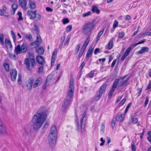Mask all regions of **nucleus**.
<instances>
[{
    "instance_id": "nucleus-1",
    "label": "nucleus",
    "mask_w": 151,
    "mask_h": 151,
    "mask_svg": "<svg viewBox=\"0 0 151 151\" xmlns=\"http://www.w3.org/2000/svg\"><path fill=\"white\" fill-rule=\"evenodd\" d=\"M47 109L45 107L40 108L33 116L32 122L35 129L40 128L46 119Z\"/></svg>"
},
{
    "instance_id": "nucleus-2",
    "label": "nucleus",
    "mask_w": 151,
    "mask_h": 151,
    "mask_svg": "<svg viewBox=\"0 0 151 151\" xmlns=\"http://www.w3.org/2000/svg\"><path fill=\"white\" fill-rule=\"evenodd\" d=\"M95 27V24L93 22H92L87 23L83 27L82 31L83 34L88 36L81 50L79 52L78 58H80L82 55L89 42L90 40L89 35L91 34V32L94 29Z\"/></svg>"
},
{
    "instance_id": "nucleus-3",
    "label": "nucleus",
    "mask_w": 151,
    "mask_h": 151,
    "mask_svg": "<svg viewBox=\"0 0 151 151\" xmlns=\"http://www.w3.org/2000/svg\"><path fill=\"white\" fill-rule=\"evenodd\" d=\"M74 79L71 77L67 95L62 104L61 109L63 112L66 111L73 96L75 90Z\"/></svg>"
},
{
    "instance_id": "nucleus-4",
    "label": "nucleus",
    "mask_w": 151,
    "mask_h": 151,
    "mask_svg": "<svg viewBox=\"0 0 151 151\" xmlns=\"http://www.w3.org/2000/svg\"><path fill=\"white\" fill-rule=\"evenodd\" d=\"M58 137V132L56 127L52 126L50 131L48 137L49 143L51 147L55 145Z\"/></svg>"
},
{
    "instance_id": "nucleus-5",
    "label": "nucleus",
    "mask_w": 151,
    "mask_h": 151,
    "mask_svg": "<svg viewBox=\"0 0 151 151\" xmlns=\"http://www.w3.org/2000/svg\"><path fill=\"white\" fill-rule=\"evenodd\" d=\"M86 113L84 112L82 116L80 121L81 125V131L82 133H83L85 131V125L86 124Z\"/></svg>"
},
{
    "instance_id": "nucleus-6",
    "label": "nucleus",
    "mask_w": 151,
    "mask_h": 151,
    "mask_svg": "<svg viewBox=\"0 0 151 151\" xmlns=\"http://www.w3.org/2000/svg\"><path fill=\"white\" fill-rule=\"evenodd\" d=\"M126 77V76H125L121 78L117 79L118 80H119V85L120 86L122 87L123 86H127L128 84L127 82L129 78V77H128L124 80Z\"/></svg>"
},
{
    "instance_id": "nucleus-7",
    "label": "nucleus",
    "mask_w": 151,
    "mask_h": 151,
    "mask_svg": "<svg viewBox=\"0 0 151 151\" xmlns=\"http://www.w3.org/2000/svg\"><path fill=\"white\" fill-rule=\"evenodd\" d=\"M107 86V84H104L100 87L99 91V93L97 94L96 100H99L102 94L105 92Z\"/></svg>"
},
{
    "instance_id": "nucleus-8",
    "label": "nucleus",
    "mask_w": 151,
    "mask_h": 151,
    "mask_svg": "<svg viewBox=\"0 0 151 151\" xmlns=\"http://www.w3.org/2000/svg\"><path fill=\"white\" fill-rule=\"evenodd\" d=\"M58 50L57 49H55L53 51L51 59V65L53 66L54 65V63L55 61V60L56 57Z\"/></svg>"
},
{
    "instance_id": "nucleus-9",
    "label": "nucleus",
    "mask_w": 151,
    "mask_h": 151,
    "mask_svg": "<svg viewBox=\"0 0 151 151\" xmlns=\"http://www.w3.org/2000/svg\"><path fill=\"white\" fill-rule=\"evenodd\" d=\"M0 134H6V129L4 123L0 121Z\"/></svg>"
},
{
    "instance_id": "nucleus-10",
    "label": "nucleus",
    "mask_w": 151,
    "mask_h": 151,
    "mask_svg": "<svg viewBox=\"0 0 151 151\" xmlns=\"http://www.w3.org/2000/svg\"><path fill=\"white\" fill-rule=\"evenodd\" d=\"M42 42V39L40 36L38 35L37 37V40L31 44V45L34 46V47L38 46Z\"/></svg>"
},
{
    "instance_id": "nucleus-11",
    "label": "nucleus",
    "mask_w": 151,
    "mask_h": 151,
    "mask_svg": "<svg viewBox=\"0 0 151 151\" xmlns=\"http://www.w3.org/2000/svg\"><path fill=\"white\" fill-rule=\"evenodd\" d=\"M10 74L12 81H14L16 79L17 75V70L14 69H12L10 71Z\"/></svg>"
},
{
    "instance_id": "nucleus-12",
    "label": "nucleus",
    "mask_w": 151,
    "mask_h": 151,
    "mask_svg": "<svg viewBox=\"0 0 151 151\" xmlns=\"http://www.w3.org/2000/svg\"><path fill=\"white\" fill-rule=\"evenodd\" d=\"M132 50V47L130 46L127 49L124 53L121 58V60L122 61L124 60L125 59L128 55L130 52Z\"/></svg>"
},
{
    "instance_id": "nucleus-13",
    "label": "nucleus",
    "mask_w": 151,
    "mask_h": 151,
    "mask_svg": "<svg viewBox=\"0 0 151 151\" xmlns=\"http://www.w3.org/2000/svg\"><path fill=\"white\" fill-rule=\"evenodd\" d=\"M132 50V47L130 46L127 49L124 53L121 58V60L122 61L124 60L125 59L128 55L130 52Z\"/></svg>"
},
{
    "instance_id": "nucleus-14",
    "label": "nucleus",
    "mask_w": 151,
    "mask_h": 151,
    "mask_svg": "<svg viewBox=\"0 0 151 151\" xmlns=\"http://www.w3.org/2000/svg\"><path fill=\"white\" fill-rule=\"evenodd\" d=\"M34 81V79L33 78L31 77L29 79L27 84V86L28 89L29 90L32 89Z\"/></svg>"
},
{
    "instance_id": "nucleus-15",
    "label": "nucleus",
    "mask_w": 151,
    "mask_h": 151,
    "mask_svg": "<svg viewBox=\"0 0 151 151\" xmlns=\"http://www.w3.org/2000/svg\"><path fill=\"white\" fill-rule=\"evenodd\" d=\"M42 79L41 77L38 78L35 81L33 87L34 88H36L40 85L42 83Z\"/></svg>"
},
{
    "instance_id": "nucleus-16",
    "label": "nucleus",
    "mask_w": 151,
    "mask_h": 151,
    "mask_svg": "<svg viewBox=\"0 0 151 151\" xmlns=\"http://www.w3.org/2000/svg\"><path fill=\"white\" fill-rule=\"evenodd\" d=\"M93 50L94 48L92 47H89L86 57V58L87 60L89 58L91 57Z\"/></svg>"
},
{
    "instance_id": "nucleus-17",
    "label": "nucleus",
    "mask_w": 151,
    "mask_h": 151,
    "mask_svg": "<svg viewBox=\"0 0 151 151\" xmlns=\"http://www.w3.org/2000/svg\"><path fill=\"white\" fill-rule=\"evenodd\" d=\"M20 6L24 9H26L27 2V0H19Z\"/></svg>"
},
{
    "instance_id": "nucleus-18",
    "label": "nucleus",
    "mask_w": 151,
    "mask_h": 151,
    "mask_svg": "<svg viewBox=\"0 0 151 151\" xmlns=\"http://www.w3.org/2000/svg\"><path fill=\"white\" fill-rule=\"evenodd\" d=\"M36 59L37 61L40 64H43L45 63V61L42 57L40 55H37L36 57Z\"/></svg>"
},
{
    "instance_id": "nucleus-19",
    "label": "nucleus",
    "mask_w": 151,
    "mask_h": 151,
    "mask_svg": "<svg viewBox=\"0 0 151 151\" xmlns=\"http://www.w3.org/2000/svg\"><path fill=\"white\" fill-rule=\"evenodd\" d=\"M36 12L35 11L32 12L30 10L28 11L27 12V15L30 19H34L36 16Z\"/></svg>"
},
{
    "instance_id": "nucleus-20",
    "label": "nucleus",
    "mask_w": 151,
    "mask_h": 151,
    "mask_svg": "<svg viewBox=\"0 0 151 151\" xmlns=\"http://www.w3.org/2000/svg\"><path fill=\"white\" fill-rule=\"evenodd\" d=\"M149 50V48L147 47H143L142 48L141 50L138 51L137 53L138 54H142L144 52H148Z\"/></svg>"
},
{
    "instance_id": "nucleus-21",
    "label": "nucleus",
    "mask_w": 151,
    "mask_h": 151,
    "mask_svg": "<svg viewBox=\"0 0 151 151\" xmlns=\"http://www.w3.org/2000/svg\"><path fill=\"white\" fill-rule=\"evenodd\" d=\"M29 55L31 60L32 65L33 67L35 65V61L34 56V54L32 53H29Z\"/></svg>"
},
{
    "instance_id": "nucleus-22",
    "label": "nucleus",
    "mask_w": 151,
    "mask_h": 151,
    "mask_svg": "<svg viewBox=\"0 0 151 151\" xmlns=\"http://www.w3.org/2000/svg\"><path fill=\"white\" fill-rule=\"evenodd\" d=\"M6 8L5 6H4L2 7V9L0 10V15L4 16L6 17H7L8 15L6 14Z\"/></svg>"
},
{
    "instance_id": "nucleus-23",
    "label": "nucleus",
    "mask_w": 151,
    "mask_h": 151,
    "mask_svg": "<svg viewBox=\"0 0 151 151\" xmlns=\"http://www.w3.org/2000/svg\"><path fill=\"white\" fill-rule=\"evenodd\" d=\"M5 43L7 48L11 49L12 47V45L11 41L8 39H5Z\"/></svg>"
},
{
    "instance_id": "nucleus-24",
    "label": "nucleus",
    "mask_w": 151,
    "mask_h": 151,
    "mask_svg": "<svg viewBox=\"0 0 151 151\" xmlns=\"http://www.w3.org/2000/svg\"><path fill=\"white\" fill-rule=\"evenodd\" d=\"M114 40V38L113 37L111 39V40L109 41L108 43V49L109 50L111 49L113 46V41Z\"/></svg>"
},
{
    "instance_id": "nucleus-25",
    "label": "nucleus",
    "mask_w": 151,
    "mask_h": 151,
    "mask_svg": "<svg viewBox=\"0 0 151 151\" xmlns=\"http://www.w3.org/2000/svg\"><path fill=\"white\" fill-rule=\"evenodd\" d=\"M21 52H24L26 51L28 48V45L25 43L23 44L21 47Z\"/></svg>"
},
{
    "instance_id": "nucleus-26",
    "label": "nucleus",
    "mask_w": 151,
    "mask_h": 151,
    "mask_svg": "<svg viewBox=\"0 0 151 151\" xmlns=\"http://www.w3.org/2000/svg\"><path fill=\"white\" fill-rule=\"evenodd\" d=\"M91 11L93 13H96V14H99L100 10L98 9V7L96 6H93L91 9Z\"/></svg>"
},
{
    "instance_id": "nucleus-27",
    "label": "nucleus",
    "mask_w": 151,
    "mask_h": 151,
    "mask_svg": "<svg viewBox=\"0 0 151 151\" xmlns=\"http://www.w3.org/2000/svg\"><path fill=\"white\" fill-rule=\"evenodd\" d=\"M124 113V114H119L117 116V118L118 119V120L122 122L123 121L124 119V116H125Z\"/></svg>"
},
{
    "instance_id": "nucleus-28",
    "label": "nucleus",
    "mask_w": 151,
    "mask_h": 151,
    "mask_svg": "<svg viewBox=\"0 0 151 151\" xmlns=\"http://www.w3.org/2000/svg\"><path fill=\"white\" fill-rule=\"evenodd\" d=\"M24 63L26 65L27 69L28 70H31V69L30 68L29 65V60L28 58L26 59L25 60Z\"/></svg>"
},
{
    "instance_id": "nucleus-29",
    "label": "nucleus",
    "mask_w": 151,
    "mask_h": 151,
    "mask_svg": "<svg viewBox=\"0 0 151 151\" xmlns=\"http://www.w3.org/2000/svg\"><path fill=\"white\" fill-rule=\"evenodd\" d=\"M18 7L17 5L16 4H12V13L13 14H15V12L16 11Z\"/></svg>"
},
{
    "instance_id": "nucleus-30",
    "label": "nucleus",
    "mask_w": 151,
    "mask_h": 151,
    "mask_svg": "<svg viewBox=\"0 0 151 151\" xmlns=\"http://www.w3.org/2000/svg\"><path fill=\"white\" fill-rule=\"evenodd\" d=\"M36 52L39 54H42L44 52V50L43 48L41 47H40L39 48L36 49Z\"/></svg>"
},
{
    "instance_id": "nucleus-31",
    "label": "nucleus",
    "mask_w": 151,
    "mask_h": 151,
    "mask_svg": "<svg viewBox=\"0 0 151 151\" xmlns=\"http://www.w3.org/2000/svg\"><path fill=\"white\" fill-rule=\"evenodd\" d=\"M15 52L17 54H20L22 52L21 47L20 45H18L15 47Z\"/></svg>"
},
{
    "instance_id": "nucleus-32",
    "label": "nucleus",
    "mask_w": 151,
    "mask_h": 151,
    "mask_svg": "<svg viewBox=\"0 0 151 151\" xmlns=\"http://www.w3.org/2000/svg\"><path fill=\"white\" fill-rule=\"evenodd\" d=\"M104 29H103L102 30H100L99 33H98V35L96 37V42H97L99 40L100 37L103 34L104 31Z\"/></svg>"
},
{
    "instance_id": "nucleus-33",
    "label": "nucleus",
    "mask_w": 151,
    "mask_h": 151,
    "mask_svg": "<svg viewBox=\"0 0 151 151\" xmlns=\"http://www.w3.org/2000/svg\"><path fill=\"white\" fill-rule=\"evenodd\" d=\"M119 83V80L117 79H116L115 80V81L113 85L111 88L115 90V89L116 88L117 84Z\"/></svg>"
},
{
    "instance_id": "nucleus-34",
    "label": "nucleus",
    "mask_w": 151,
    "mask_h": 151,
    "mask_svg": "<svg viewBox=\"0 0 151 151\" xmlns=\"http://www.w3.org/2000/svg\"><path fill=\"white\" fill-rule=\"evenodd\" d=\"M29 7L31 9H34L36 7L35 3L31 0H30L29 2Z\"/></svg>"
},
{
    "instance_id": "nucleus-35",
    "label": "nucleus",
    "mask_w": 151,
    "mask_h": 151,
    "mask_svg": "<svg viewBox=\"0 0 151 151\" xmlns=\"http://www.w3.org/2000/svg\"><path fill=\"white\" fill-rule=\"evenodd\" d=\"M0 43L2 46L4 45V35L2 33H0Z\"/></svg>"
},
{
    "instance_id": "nucleus-36",
    "label": "nucleus",
    "mask_w": 151,
    "mask_h": 151,
    "mask_svg": "<svg viewBox=\"0 0 151 151\" xmlns=\"http://www.w3.org/2000/svg\"><path fill=\"white\" fill-rule=\"evenodd\" d=\"M17 15L19 17L17 19L18 21H21L23 20V18L22 17V14L21 12H19L17 13Z\"/></svg>"
},
{
    "instance_id": "nucleus-37",
    "label": "nucleus",
    "mask_w": 151,
    "mask_h": 151,
    "mask_svg": "<svg viewBox=\"0 0 151 151\" xmlns=\"http://www.w3.org/2000/svg\"><path fill=\"white\" fill-rule=\"evenodd\" d=\"M11 35L12 37L14 42H15L16 41V37L13 31L11 30Z\"/></svg>"
},
{
    "instance_id": "nucleus-38",
    "label": "nucleus",
    "mask_w": 151,
    "mask_h": 151,
    "mask_svg": "<svg viewBox=\"0 0 151 151\" xmlns=\"http://www.w3.org/2000/svg\"><path fill=\"white\" fill-rule=\"evenodd\" d=\"M62 22L64 24H66L69 22L70 21L68 18H63L62 19Z\"/></svg>"
},
{
    "instance_id": "nucleus-39",
    "label": "nucleus",
    "mask_w": 151,
    "mask_h": 151,
    "mask_svg": "<svg viewBox=\"0 0 151 151\" xmlns=\"http://www.w3.org/2000/svg\"><path fill=\"white\" fill-rule=\"evenodd\" d=\"M116 119H114L111 122V127L112 128H114L116 123Z\"/></svg>"
},
{
    "instance_id": "nucleus-40",
    "label": "nucleus",
    "mask_w": 151,
    "mask_h": 151,
    "mask_svg": "<svg viewBox=\"0 0 151 151\" xmlns=\"http://www.w3.org/2000/svg\"><path fill=\"white\" fill-rule=\"evenodd\" d=\"M95 71V70L91 71L90 73L87 74V76L90 78H93V76L94 73Z\"/></svg>"
},
{
    "instance_id": "nucleus-41",
    "label": "nucleus",
    "mask_w": 151,
    "mask_h": 151,
    "mask_svg": "<svg viewBox=\"0 0 151 151\" xmlns=\"http://www.w3.org/2000/svg\"><path fill=\"white\" fill-rule=\"evenodd\" d=\"M118 22L116 20H115L114 22L113 25V28L115 29L116 27H118Z\"/></svg>"
},
{
    "instance_id": "nucleus-42",
    "label": "nucleus",
    "mask_w": 151,
    "mask_h": 151,
    "mask_svg": "<svg viewBox=\"0 0 151 151\" xmlns=\"http://www.w3.org/2000/svg\"><path fill=\"white\" fill-rule=\"evenodd\" d=\"M115 90L111 88L109 93L108 98H110L112 96Z\"/></svg>"
},
{
    "instance_id": "nucleus-43",
    "label": "nucleus",
    "mask_w": 151,
    "mask_h": 151,
    "mask_svg": "<svg viewBox=\"0 0 151 151\" xmlns=\"http://www.w3.org/2000/svg\"><path fill=\"white\" fill-rule=\"evenodd\" d=\"M72 29V26L71 25H69L68 26L65 28V30L67 32H70Z\"/></svg>"
},
{
    "instance_id": "nucleus-44",
    "label": "nucleus",
    "mask_w": 151,
    "mask_h": 151,
    "mask_svg": "<svg viewBox=\"0 0 151 151\" xmlns=\"http://www.w3.org/2000/svg\"><path fill=\"white\" fill-rule=\"evenodd\" d=\"M138 119L137 118H132V123L133 124L137 123L138 122Z\"/></svg>"
},
{
    "instance_id": "nucleus-45",
    "label": "nucleus",
    "mask_w": 151,
    "mask_h": 151,
    "mask_svg": "<svg viewBox=\"0 0 151 151\" xmlns=\"http://www.w3.org/2000/svg\"><path fill=\"white\" fill-rule=\"evenodd\" d=\"M69 40L70 37L69 36H68L64 43V45H68L69 42Z\"/></svg>"
},
{
    "instance_id": "nucleus-46",
    "label": "nucleus",
    "mask_w": 151,
    "mask_h": 151,
    "mask_svg": "<svg viewBox=\"0 0 151 151\" xmlns=\"http://www.w3.org/2000/svg\"><path fill=\"white\" fill-rule=\"evenodd\" d=\"M43 66H41L39 68L38 72L39 73H42L43 72Z\"/></svg>"
},
{
    "instance_id": "nucleus-47",
    "label": "nucleus",
    "mask_w": 151,
    "mask_h": 151,
    "mask_svg": "<svg viewBox=\"0 0 151 151\" xmlns=\"http://www.w3.org/2000/svg\"><path fill=\"white\" fill-rule=\"evenodd\" d=\"M4 67L5 69V70L8 71L9 70V66L8 64L6 63H4Z\"/></svg>"
},
{
    "instance_id": "nucleus-48",
    "label": "nucleus",
    "mask_w": 151,
    "mask_h": 151,
    "mask_svg": "<svg viewBox=\"0 0 151 151\" xmlns=\"http://www.w3.org/2000/svg\"><path fill=\"white\" fill-rule=\"evenodd\" d=\"M9 57L11 59L13 60H15L16 59V56L14 54L12 53L9 54Z\"/></svg>"
},
{
    "instance_id": "nucleus-49",
    "label": "nucleus",
    "mask_w": 151,
    "mask_h": 151,
    "mask_svg": "<svg viewBox=\"0 0 151 151\" xmlns=\"http://www.w3.org/2000/svg\"><path fill=\"white\" fill-rule=\"evenodd\" d=\"M25 38L27 39H28L29 41L31 40L32 39V36L30 34L27 35L25 36Z\"/></svg>"
},
{
    "instance_id": "nucleus-50",
    "label": "nucleus",
    "mask_w": 151,
    "mask_h": 151,
    "mask_svg": "<svg viewBox=\"0 0 151 151\" xmlns=\"http://www.w3.org/2000/svg\"><path fill=\"white\" fill-rule=\"evenodd\" d=\"M125 35V33L124 32H119L118 37L119 38H122Z\"/></svg>"
},
{
    "instance_id": "nucleus-51",
    "label": "nucleus",
    "mask_w": 151,
    "mask_h": 151,
    "mask_svg": "<svg viewBox=\"0 0 151 151\" xmlns=\"http://www.w3.org/2000/svg\"><path fill=\"white\" fill-rule=\"evenodd\" d=\"M149 101V98L147 96L146 98L144 104V106L146 107Z\"/></svg>"
},
{
    "instance_id": "nucleus-52",
    "label": "nucleus",
    "mask_w": 151,
    "mask_h": 151,
    "mask_svg": "<svg viewBox=\"0 0 151 151\" xmlns=\"http://www.w3.org/2000/svg\"><path fill=\"white\" fill-rule=\"evenodd\" d=\"M131 104H132L131 103H130L127 106V107L126 108V110L125 111L124 114H126L127 113V111H128V110L129 109L131 106Z\"/></svg>"
},
{
    "instance_id": "nucleus-53",
    "label": "nucleus",
    "mask_w": 151,
    "mask_h": 151,
    "mask_svg": "<svg viewBox=\"0 0 151 151\" xmlns=\"http://www.w3.org/2000/svg\"><path fill=\"white\" fill-rule=\"evenodd\" d=\"M91 12L90 11L88 12L83 14V17H86L91 15Z\"/></svg>"
},
{
    "instance_id": "nucleus-54",
    "label": "nucleus",
    "mask_w": 151,
    "mask_h": 151,
    "mask_svg": "<svg viewBox=\"0 0 151 151\" xmlns=\"http://www.w3.org/2000/svg\"><path fill=\"white\" fill-rule=\"evenodd\" d=\"M126 101V99L125 98L119 104V106H122L125 103Z\"/></svg>"
},
{
    "instance_id": "nucleus-55",
    "label": "nucleus",
    "mask_w": 151,
    "mask_h": 151,
    "mask_svg": "<svg viewBox=\"0 0 151 151\" xmlns=\"http://www.w3.org/2000/svg\"><path fill=\"white\" fill-rule=\"evenodd\" d=\"M148 134L149 137L147 138L148 140L151 143V131H150L148 132Z\"/></svg>"
},
{
    "instance_id": "nucleus-56",
    "label": "nucleus",
    "mask_w": 151,
    "mask_h": 151,
    "mask_svg": "<svg viewBox=\"0 0 151 151\" xmlns=\"http://www.w3.org/2000/svg\"><path fill=\"white\" fill-rule=\"evenodd\" d=\"M21 79L22 76L20 74H18V82L19 84H20L21 83Z\"/></svg>"
},
{
    "instance_id": "nucleus-57",
    "label": "nucleus",
    "mask_w": 151,
    "mask_h": 151,
    "mask_svg": "<svg viewBox=\"0 0 151 151\" xmlns=\"http://www.w3.org/2000/svg\"><path fill=\"white\" fill-rule=\"evenodd\" d=\"M34 30L37 32H38L39 28L37 25L34 24Z\"/></svg>"
},
{
    "instance_id": "nucleus-58",
    "label": "nucleus",
    "mask_w": 151,
    "mask_h": 151,
    "mask_svg": "<svg viewBox=\"0 0 151 151\" xmlns=\"http://www.w3.org/2000/svg\"><path fill=\"white\" fill-rule=\"evenodd\" d=\"M131 148L132 151H135L136 147L134 144L133 143H132Z\"/></svg>"
},
{
    "instance_id": "nucleus-59",
    "label": "nucleus",
    "mask_w": 151,
    "mask_h": 151,
    "mask_svg": "<svg viewBox=\"0 0 151 151\" xmlns=\"http://www.w3.org/2000/svg\"><path fill=\"white\" fill-rule=\"evenodd\" d=\"M100 49L99 48H96L94 51V53L95 55H96L99 53Z\"/></svg>"
},
{
    "instance_id": "nucleus-60",
    "label": "nucleus",
    "mask_w": 151,
    "mask_h": 151,
    "mask_svg": "<svg viewBox=\"0 0 151 151\" xmlns=\"http://www.w3.org/2000/svg\"><path fill=\"white\" fill-rule=\"evenodd\" d=\"M100 140L101 141V143L100 144V146H102L104 145V143H105V141L104 140L103 138L102 137L101 138Z\"/></svg>"
},
{
    "instance_id": "nucleus-61",
    "label": "nucleus",
    "mask_w": 151,
    "mask_h": 151,
    "mask_svg": "<svg viewBox=\"0 0 151 151\" xmlns=\"http://www.w3.org/2000/svg\"><path fill=\"white\" fill-rule=\"evenodd\" d=\"M65 37L64 36H62L60 39V43L61 44H63L64 41L65 40Z\"/></svg>"
},
{
    "instance_id": "nucleus-62",
    "label": "nucleus",
    "mask_w": 151,
    "mask_h": 151,
    "mask_svg": "<svg viewBox=\"0 0 151 151\" xmlns=\"http://www.w3.org/2000/svg\"><path fill=\"white\" fill-rule=\"evenodd\" d=\"M145 41H146L145 40H144L141 41H140L138 42L137 43H136L135 45V46H136L139 44L144 43Z\"/></svg>"
},
{
    "instance_id": "nucleus-63",
    "label": "nucleus",
    "mask_w": 151,
    "mask_h": 151,
    "mask_svg": "<svg viewBox=\"0 0 151 151\" xmlns=\"http://www.w3.org/2000/svg\"><path fill=\"white\" fill-rule=\"evenodd\" d=\"M46 10L47 12H52L53 11L52 9L49 7H47L46 8Z\"/></svg>"
},
{
    "instance_id": "nucleus-64",
    "label": "nucleus",
    "mask_w": 151,
    "mask_h": 151,
    "mask_svg": "<svg viewBox=\"0 0 151 151\" xmlns=\"http://www.w3.org/2000/svg\"><path fill=\"white\" fill-rule=\"evenodd\" d=\"M116 61V60H113L111 65L112 67H113L114 66Z\"/></svg>"
}]
</instances>
